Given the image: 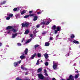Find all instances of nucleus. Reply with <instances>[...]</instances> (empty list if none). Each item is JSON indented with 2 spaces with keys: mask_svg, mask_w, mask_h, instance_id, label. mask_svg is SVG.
<instances>
[{
  "mask_svg": "<svg viewBox=\"0 0 80 80\" xmlns=\"http://www.w3.org/2000/svg\"><path fill=\"white\" fill-rule=\"evenodd\" d=\"M50 22H52V20L50 19H47V20L46 19H44L43 22L40 23V25H48L50 23Z\"/></svg>",
  "mask_w": 80,
  "mask_h": 80,
  "instance_id": "f257e3e1",
  "label": "nucleus"
},
{
  "mask_svg": "<svg viewBox=\"0 0 80 80\" xmlns=\"http://www.w3.org/2000/svg\"><path fill=\"white\" fill-rule=\"evenodd\" d=\"M62 28L60 26H58L56 27V30L54 31V33L55 34H57L58 33V31L60 32L62 30Z\"/></svg>",
  "mask_w": 80,
  "mask_h": 80,
  "instance_id": "f03ea898",
  "label": "nucleus"
},
{
  "mask_svg": "<svg viewBox=\"0 0 80 80\" xmlns=\"http://www.w3.org/2000/svg\"><path fill=\"white\" fill-rule=\"evenodd\" d=\"M53 68L54 70L57 69V66H58V62L54 61H53Z\"/></svg>",
  "mask_w": 80,
  "mask_h": 80,
  "instance_id": "7ed1b4c3",
  "label": "nucleus"
},
{
  "mask_svg": "<svg viewBox=\"0 0 80 80\" xmlns=\"http://www.w3.org/2000/svg\"><path fill=\"white\" fill-rule=\"evenodd\" d=\"M30 37H31V39H29L28 40V41L26 42V44H27V43H29L30 42H31V41H32V38H33V39L34 38H33V34H31L30 35Z\"/></svg>",
  "mask_w": 80,
  "mask_h": 80,
  "instance_id": "20e7f679",
  "label": "nucleus"
},
{
  "mask_svg": "<svg viewBox=\"0 0 80 80\" xmlns=\"http://www.w3.org/2000/svg\"><path fill=\"white\" fill-rule=\"evenodd\" d=\"M38 78L40 79H43L44 78V76L41 74H38Z\"/></svg>",
  "mask_w": 80,
  "mask_h": 80,
  "instance_id": "39448f33",
  "label": "nucleus"
},
{
  "mask_svg": "<svg viewBox=\"0 0 80 80\" xmlns=\"http://www.w3.org/2000/svg\"><path fill=\"white\" fill-rule=\"evenodd\" d=\"M17 35H18V33H12V38H15L17 36Z\"/></svg>",
  "mask_w": 80,
  "mask_h": 80,
  "instance_id": "423d86ee",
  "label": "nucleus"
},
{
  "mask_svg": "<svg viewBox=\"0 0 80 80\" xmlns=\"http://www.w3.org/2000/svg\"><path fill=\"white\" fill-rule=\"evenodd\" d=\"M7 0H5L0 2V7H2V6H1V5H3L4 4H5V3H7Z\"/></svg>",
  "mask_w": 80,
  "mask_h": 80,
  "instance_id": "0eeeda50",
  "label": "nucleus"
},
{
  "mask_svg": "<svg viewBox=\"0 0 80 80\" xmlns=\"http://www.w3.org/2000/svg\"><path fill=\"white\" fill-rule=\"evenodd\" d=\"M11 30L12 32H14V33L17 32V29L14 28V27L13 26H12Z\"/></svg>",
  "mask_w": 80,
  "mask_h": 80,
  "instance_id": "6e6552de",
  "label": "nucleus"
},
{
  "mask_svg": "<svg viewBox=\"0 0 80 80\" xmlns=\"http://www.w3.org/2000/svg\"><path fill=\"white\" fill-rule=\"evenodd\" d=\"M28 23H22V27H28Z\"/></svg>",
  "mask_w": 80,
  "mask_h": 80,
  "instance_id": "1a4fd4ad",
  "label": "nucleus"
},
{
  "mask_svg": "<svg viewBox=\"0 0 80 80\" xmlns=\"http://www.w3.org/2000/svg\"><path fill=\"white\" fill-rule=\"evenodd\" d=\"M7 33L8 34H11L12 33V29L11 30H8L7 32Z\"/></svg>",
  "mask_w": 80,
  "mask_h": 80,
  "instance_id": "9d476101",
  "label": "nucleus"
},
{
  "mask_svg": "<svg viewBox=\"0 0 80 80\" xmlns=\"http://www.w3.org/2000/svg\"><path fill=\"white\" fill-rule=\"evenodd\" d=\"M37 55V53H35L33 55L31 56V59H33L35 58V57Z\"/></svg>",
  "mask_w": 80,
  "mask_h": 80,
  "instance_id": "9b49d317",
  "label": "nucleus"
},
{
  "mask_svg": "<svg viewBox=\"0 0 80 80\" xmlns=\"http://www.w3.org/2000/svg\"><path fill=\"white\" fill-rule=\"evenodd\" d=\"M23 65L21 66V68H22V70H28L27 68H23Z\"/></svg>",
  "mask_w": 80,
  "mask_h": 80,
  "instance_id": "f8f14e48",
  "label": "nucleus"
},
{
  "mask_svg": "<svg viewBox=\"0 0 80 80\" xmlns=\"http://www.w3.org/2000/svg\"><path fill=\"white\" fill-rule=\"evenodd\" d=\"M44 72L45 74V75L47 77H48V74H47V70L46 69H44Z\"/></svg>",
  "mask_w": 80,
  "mask_h": 80,
  "instance_id": "ddd939ff",
  "label": "nucleus"
},
{
  "mask_svg": "<svg viewBox=\"0 0 80 80\" xmlns=\"http://www.w3.org/2000/svg\"><path fill=\"white\" fill-rule=\"evenodd\" d=\"M52 30H55L56 29V25H53L52 28Z\"/></svg>",
  "mask_w": 80,
  "mask_h": 80,
  "instance_id": "4468645a",
  "label": "nucleus"
},
{
  "mask_svg": "<svg viewBox=\"0 0 80 80\" xmlns=\"http://www.w3.org/2000/svg\"><path fill=\"white\" fill-rule=\"evenodd\" d=\"M26 12H27V11L24 10L22 11V12H21V15H23V14L25 13H26Z\"/></svg>",
  "mask_w": 80,
  "mask_h": 80,
  "instance_id": "2eb2a0df",
  "label": "nucleus"
},
{
  "mask_svg": "<svg viewBox=\"0 0 80 80\" xmlns=\"http://www.w3.org/2000/svg\"><path fill=\"white\" fill-rule=\"evenodd\" d=\"M12 27H13V26H8L7 27L6 29L7 30H9V29H11V30H12Z\"/></svg>",
  "mask_w": 80,
  "mask_h": 80,
  "instance_id": "dca6fc26",
  "label": "nucleus"
},
{
  "mask_svg": "<svg viewBox=\"0 0 80 80\" xmlns=\"http://www.w3.org/2000/svg\"><path fill=\"white\" fill-rule=\"evenodd\" d=\"M28 50L27 48H26L24 51V53L26 55L27 54V53H28Z\"/></svg>",
  "mask_w": 80,
  "mask_h": 80,
  "instance_id": "f3484780",
  "label": "nucleus"
},
{
  "mask_svg": "<svg viewBox=\"0 0 80 80\" xmlns=\"http://www.w3.org/2000/svg\"><path fill=\"white\" fill-rule=\"evenodd\" d=\"M44 57H45V58L46 59H47V58H48V55L47 54V53H45L44 54Z\"/></svg>",
  "mask_w": 80,
  "mask_h": 80,
  "instance_id": "a211bd4d",
  "label": "nucleus"
},
{
  "mask_svg": "<svg viewBox=\"0 0 80 80\" xmlns=\"http://www.w3.org/2000/svg\"><path fill=\"white\" fill-rule=\"evenodd\" d=\"M20 58L21 59H24V58H25V56L23 55H22L20 57Z\"/></svg>",
  "mask_w": 80,
  "mask_h": 80,
  "instance_id": "6ab92c4d",
  "label": "nucleus"
},
{
  "mask_svg": "<svg viewBox=\"0 0 80 80\" xmlns=\"http://www.w3.org/2000/svg\"><path fill=\"white\" fill-rule=\"evenodd\" d=\"M8 16V17H10V18H12V17H13V14H7Z\"/></svg>",
  "mask_w": 80,
  "mask_h": 80,
  "instance_id": "aec40b11",
  "label": "nucleus"
},
{
  "mask_svg": "<svg viewBox=\"0 0 80 80\" xmlns=\"http://www.w3.org/2000/svg\"><path fill=\"white\" fill-rule=\"evenodd\" d=\"M18 63H17V62H15L14 63V65L15 67H17V66H18Z\"/></svg>",
  "mask_w": 80,
  "mask_h": 80,
  "instance_id": "412c9836",
  "label": "nucleus"
},
{
  "mask_svg": "<svg viewBox=\"0 0 80 80\" xmlns=\"http://www.w3.org/2000/svg\"><path fill=\"white\" fill-rule=\"evenodd\" d=\"M37 18H38L37 16H34V18L33 19V21H36V20H37Z\"/></svg>",
  "mask_w": 80,
  "mask_h": 80,
  "instance_id": "4be33fe9",
  "label": "nucleus"
},
{
  "mask_svg": "<svg viewBox=\"0 0 80 80\" xmlns=\"http://www.w3.org/2000/svg\"><path fill=\"white\" fill-rule=\"evenodd\" d=\"M49 45H50V43L48 42H46L45 43V46L46 47H48Z\"/></svg>",
  "mask_w": 80,
  "mask_h": 80,
  "instance_id": "5701e85b",
  "label": "nucleus"
},
{
  "mask_svg": "<svg viewBox=\"0 0 80 80\" xmlns=\"http://www.w3.org/2000/svg\"><path fill=\"white\" fill-rule=\"evenodd\" d=\"M73 43H77V44H79L80 43V42H79L77 41H76V40H74L73 41Z\"/></svg>",
  "mask_w": 80,
  "mask_h": 80,
  "instance_id": "b1692460",
  "label": "nucleus"
},
{
  "mask_svg": "<svg viewBox=\"0 0 80 80\" xmlns=\"http://www.w3.org/2000/svg\"><path fill=\"white\" fill-rule=\"evenodd\" d=\"M71 38H75V35L73 34H71Z\"/></svg>",
  "mask_w": 80,
  "mask_h": 80,
  "instance_id": "393cba45",
  "label": "nucleus"
},
{
  "mask_svg": "<svg viewBox=\"0 0 80 80\" xmlns=\"http://www.w3.org/2000/svg\"><path fill=\"white\" fill-rule=\"evenodd\" d=\"M79 76V74H76L74 78H78Z\"/></svg>",
  "mask_w": 80,
  "mask_h": 80,
  "instance_id": "a878e982",
  "label": "nucleus"
},
{
  "mask_svg": "<svg viewBox=\"0 0 80 80\" xmlns=\"http://www.w3.org/2000/svg\"><path fill=\"white\" fill-rule=\"evenodd\" d=\"M29 32V31H28V30H27L26 31H25L24 33H25V34L26 35L27 34H28V33Z\"/></svg>",
  "mask_w": 80,
  "mask_h": 80,
  "instance_id": "bb28decb",
  "label": "nucleus"
},
{
  "mask_svg": "<svg viewBox=\"0 0 80 80\" xmlns=\"http://www.w3.org/2000/svg\"><path fill=\"white\" fill-rule=\"evenodd\" d=\"M15 16L17 18H18L20 17V15L19 14H17Z\"/></svg>",
  "mask_w": 80,
  "mask_h": 80,
  "instance_id": "cd10ccee",
  "label": "nucleus"
},
{
  "mask_svg": "<svg viewBox=\"0 0 80 80\" xmlns=\"http://www.w3.org/2000/svg\"><path fill=\"white\" fill-rule=\"evenodd\" d=\"M42 70V69L41 68H40L38 70V72H41Z\"/></svg>",
  "mask_w": 80,
  "mask_h": 80,
  "instance_id": "c85d7f7f",
  "label": "nucleus"
},
{
  "mask_svg": "<svg viewBox=\"0 0 80 80\" xmlns=\"http://www.w3.org/2000/svg\"><path fill=\"white\" fill-rule=\"evenodd\" d=\"M34 15H35L34 14H30L29 15V17H33L34 16Z\"/></svg>",
  "mask_w": 80,
  "mask_h": 80,
  "instance_id": "c756f323",
  "label": "nucleus"
},
{
  "mask_svg": "<svg viewBox=\"0 0 80 80\" xmlns=\"http://www.w3.org/2000/svg\"><path fill=\"white\" fill-rule=\"evenodd\" d=\"M38 57H41V54L40 53H38Z\"/></svg>",
  "mask_w": 80,
  "mask_h": 80,
  "instance_id": "7c9ffc66",
  "label": "nucleus"
},
{
  "mask_svg": "<svg viewBox=\"0 0 80 80\" xmlns=\"http://www.w3.org/2000/svg\"><path fill=\"white\" fill-rule=\"evenodd\" d=\"M40 60L38 59L37 61V62L36 63V65H38L39 64V61Z\"/></svg>",
  "mask_w": 80,
  "mask_h": 80,
  "instance_id": "2f4dec72",
  "label": "nucleus"
},
{
  "mask_svg": "<svg viewBox=\"0 0 80 80\" xmlns=\"http://www.w3.org/2000/svg\"><path fill=\"white\" fill-rule=\"evenodd\" d=\"M38 46H39V45H38V44H37L34 46V47H35V48H36L37 47H38Z\"/></svg>",
  "mask_w": 80,
  "mask_h": 80,
  "instance_id": "473e14b6",
  "label": "nucleus"
},
{
  "mask_svg": "<svg viewBox=\"0 0 80 80\" xmlns=\"http://www.w3.org/2000/svg\"><path fill=\"white\" fill-rule=\"evenodd\" d=\"M21 62H22V61L21 60H20L19 61L17 62V63H18V64H20Z\"/></svg>",
  "mask_w": 80,
  "mask_h": 80,
  "instance_id": "72a5a7b5",
  "label": "nucleus"
},
{
  "mask_svg": "<svg viewBox=\"0 0 80 80\" xmlns=\"http://www.w3.org/2000/svg\"><path fill=\"white\" fill-rule=\"evenodd\" d=\"M45 65H46V66H48V62H46L45 63Z\"/></svg>",
  "mask_w": 80,
  "mask_h": 80,
  "instance_id": "f704fd0d",
  "label": "nucleus"
},
{
  "mask_svg": "<svg viewBox=\"0 0 80 80\" xmlns=\"http://www.w3.org/2000/svg\"><path fill=\"white\" fill-rule=\"evenodd\" d=\"M28 17H29V15H26V16H24V18H28Z\"/></svg>",
  "mask_w": 80,
  "mask_h": 80,
  "instance_id": "c9c22d12",
  "label": "nucleus"
},
{
  "mask_svg": "<svg viewBox=\"0 0 80 80\" xmlns=\"http://www.w3.org/2000/svg\"><path fill=\"white\" fill-rule=\"evenodd\" d=\"M40 27V24H38V25H37V26H36V27L37 28H39V27Z\"/></svg>",
  "mask_w": 80,
  "mask_h": 80,
  "instance_id": "e433bc0d",
  "label": "nucleus"
},
{
  "mask_svg": "<svg viewBox=\"0 0 80 80\" xmlns=\"http://www.w3.org/2000/svg\"><path fill=\"white\" fill-rule=\"evenodd\" d=\"M45 34H46V32H43L42 33V36H43V35H45Z\"/></svg>",
  "mask_w": 80,
  "mask_h": 80,
  "instance_id": "4c0bfd02",
  "label": "nucleus"
},
{
  "mask_svg": "<svg viewBox=\"0 0 80 80\" xmlns=\"http://www.w3.org/2000/svg\"><path fill=\"white\" fill-rule=\"evenodd\" d=\"M10 18L9 17H8L6 18V20H10Z\"/></svg>",
  "mask_w": 80,
  "mask_h": 80,
  "instance_id": "58836bf2",
  "label": "nucleus"
},
{
  "mask_svg": "<svg viewBox=\"0 0 80 80\" xmlns=\"http://www.w3.org/2000/svg\"><path fill=\"white\" fill-rule=\"evenodd\" d=\"M13 11H17V8H14L13 9Z\"/></svg>",
  "mask_w": 80,
  "mask_h": 80,
  "instance_id": "ea45409f",
  "label": "nucleus"
},
{
  "mask_svg": "<svg viewBox=\"0 0 80 80\" xmlns=\"http://www.w3.org/2000/svg\"><path fill=\"white\" fill-rule=\"evenodd\" d=\"M33 12V11H30L29 12V13L30 14L31 13H32Z\"/></svg>",
  "mask_w": 80,
  "mask_h": 80,
  "instance_id": "a19ab883",
  "label": "nucleus"
},
{
  "mask_svg": "<svg viewBox=\"0 0 80 80\" xmlns=\"http://www.w3.org/2000/svg\"><path fill=\"white\" fill-rule=\"evenodd\" d=\"M37 14H38V15H39V14H41L42 13L41 12H39L37 13Z\"/></svg>",
  "mask_w": 80,
  "mask_h": 80,
  "instance_id": "79ce46f5",
  "label": "nucleus"
},
{
  "mask_svg": "<svg viewBox=\"0 0 80 80\" xmlns=\"http://www.w3.org/2000/svg\"><path fill=\"white\" fill-rule=\"evenodd\" d=\"M18 46H21V45H22V44L20 43H18Z\"/></svg>",
  "mask_w": 80,
  "mask_h": 80,
  "instance_id": "37998d69",
  "label": "nucleus"
},
{
  "mask_svg": "<svg viewBox=\"0 0 80 80\" xmlns=\"http://www.w3.org/2000/svg\"><path fill=\"white\" fill-rule=\"evenodd\" d=\"M50 40H53V37H50Z\"/></svg>",
  "mask_w": 80,
  "mask_h": 80,
  "instance_id": "c03bdc74",
  "label": "nucleus"
},
{
  "mask_svg": "<svg viewBox=\"0 0 80 80\" xmlns=\"http://www.w3.org/2000/svg\"><path fill=\"white\" fill-rule=\"evenodd\" d=\"M37 32H36V30H35L34 32H33V33H37Z\"/></svg>",
  "mask_w": 80,
  "mask_h": 80,
  "instance_id": "a18cd8bd",
  "label": "nucleus"
},
{
  "mask_svg": "<svg viewBox=\"0 0 80 80\" xmlns=\"http://www.w3.org/2000/svg\"><path fill=\"white\" fill-rule=\"evenodd\" d=\"M16 79L17 80H19L20 79H19V77H18V78H17Z\"/></svg>",
  "mask_w": 80,
  "mask_h": 80,
  "instance_id": "49530a36",
  "label": "nucleus"
},
{
  "mask_svg": "<svg viewBox=\"0 0 80 80\" xmlns=\"http://www.w3.org/2000/svg\"><path fill=\"white\" fill-rule=\"evenodd\" d=\"M2 43H0V47L2 46Z\"/></svg>",
  "mask_w": 80,
  "mask_h": 80,
  "instance_id": "de8ad7c7",
  "label": "nucleus"
},
{
  "mask_svg": "<svg viewBox=\"0 0 80 80\" xmlns=\"http://www.w3.org/2000/svg\"><path fill=\"white\" fill-rule=\"evenodd\" d=\"M52 80H56V79H55V78H53Z\"/></svg>",
  "mask_w": 80,
  "mask_h": 80,
  "instance_id": "09e8293b",
  "label": "nucleus"
},
{
  "mask_svg": "<svg viewBox=\"0 0 80 80\" xmlns=\"http://www.w3.org/2000/svg\"><path fill=\"white\" fill-rule=\"evenodd\" d=\"M58 36H59V35H58L57 36H56V37L57 38L58 37Z\"/></svg>",
  "mask_w": 80,
  "mask_h": 80,
  "instance_id": "8fccbe9b",
  "label": "nucleus"
},
{
  "mask_svg": "<svg viewBox=\"0 0 80 80\" xmlns=\"http://www.w3.org/2000/svg\"><path fill=\"white\" fill-rule=\"evenodd\" d=\"M76 73H78V71H77L75 72Z\"/></svg>",
  "mask_w": 80,
  "mask_h": 80,
  "instance_id": "3c124183",
  "label": "nucleus"
},
{
  "mask_svg": "<svg viewBox=\"0 0 80 80\" xmlns=\"http://www.w3.org/2000/svg\"><path fill=\"white\" fill-rule=\"evenodd\" d=\"M25 75H28V72H26L25 73Z\"/></svg>",
  "mask_w": 80,
  "mask_h": 80,
  "instance_id": "603ef678",
  "label": "nucleus"
},
{
  "mask_svg": "<svg viewBox=\"0 0 80 80\" xmlns=\"http://www.w3.org/2000/svg\"><path fill=\"white\" fill-rule=\"evenodd\" d=\"M25 80H30V79H27Z\"/></svg>",
  "mask_w": 80,
  "mask_h": 80,
  "instance_id": "864d4df0",
  "label": "nucleus"
},
{
  "mask_svg": "<svg viewBox=\"0 0 80 80\" xmlns=\"http://www.w3.org/2000/svg\"><path fill=\"white\" fill-rule=\"evenodd\" d=\"M23 40H24V39H23L22 40V42H23Z\"/></svg>",
  "mask_w": 80,
  "mask_h": 80,
  "instance_id": "5fc2aeb1",
  "label": "nucleus"
},
{
  "mask_svg": "<svg viewBox=\"0 0 80 80\" xmlns=\"http://www.w3.org/2000/svg\"><path fill=\"white\" fill-rule=\"evenodd\" d=\"M69 49H70V50H71V48H69Z\"/></svg>",
  "mask_w": 80,
  "mask_h": 80,
  "instance_id": "6e6d98bb",
  "label": "nucleus"
},
{
  "mask_svg": "<svg viewBox=\"0 0 80 80\" xmlns=\"http://www.w3.org/2000/svg\"><path fill=\"white\" fill-rule=\"evenodd\" d=\"M69 55H70V54H68V56H69Z\"/></svg>",
  "mask_w": 80,
  "mask_h": 80,
  "instance_id": "4d7b16f0",
  "label": "nucleus"
},
{
  "mask_svg": "<svg viewBox=\"0 0 80 80\" xmlns=\"http://www.w3.org/2000/svg\"><path fill=\"white\" fill-rule=\"evenodd\" d=\"M24 55H25V54H23Z\"/></svg>",
  "mask_w": 80,
  "mask_h": 80,
  "instance_id": "13d9d810",
  "label": "nucleus"
},
{
  "mask_svg": "<svg viewBox=\"0 0 80 80\" xmlns=\"http://www.w3.org/2000/svg\"><path fill=\"white\" fill-rule=\"evenodd\" d=\"M66 56H67V55H66Z\"/></svg>",
  "mask_w": 80,
  "mask_h": 80,
  "instance_id": "bf43d9fd",
  "label": "nucleus"
}]
</instances>
